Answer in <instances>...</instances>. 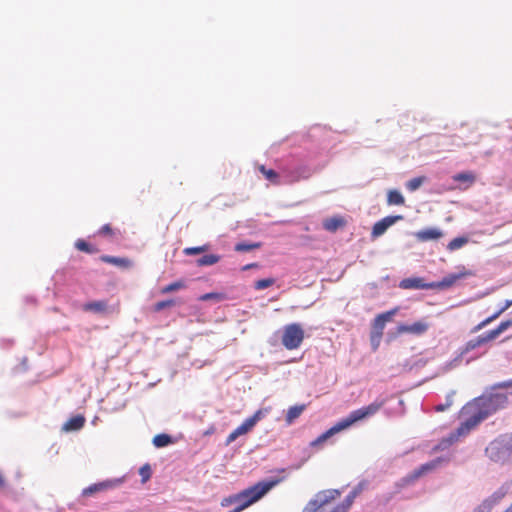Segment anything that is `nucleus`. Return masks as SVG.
Returning a JSON list of instances; mask_svg holds the SVG:
<instances>
[{
    "instance_id": "f257e3e1",
    "label": "nucleus",
    "mask_w": 512,
    "mask_h": 512,
    "mask_svg": "<svg viewBox=\"0 0 512 512\" xmlns=\"http://www.w3.org/2000/svg\"><path fill=\"white\" fill-rule=\"evenodd\" d=\"M507 404V395L500 392L490 393L474 398L461 408L459 417L462 421L460 425L447 438L442 439L441 445L445 447L452 445L461 437L467 436L482 421L497 412L499 409L505 407Z\"/></svg>"
},
{
    "instance_id": "f03ea898",
    "label": "nucleus",
    "mask_w": 512,
    "mask_h": 512,
    "mask_svg": "<svg viewBox=\"0 0 512 512\" xmlns=\"http://www.w3.org/2000/svg\"><path fill=\"white\" fill-rule=\"evenodd\" d=\"M285 476L278 478H271L269 480L260 481L253 486L228 497H225L221 501L222 507L234 506V509L230 512H241L253 503L260 500L266 493L272 488L277 486L279 483L284 481Z\"/></svg>"
},
{
    "instance_id": "7ed1b4c3",
    "label": "nucleus",
    "mask_w": 512,
    "mask_h": 512,
    "mask_svg": "<svg viewBox=\"0 0 512 512\" xmlns=\"http://www.w3.org/2000/svg\"><path fill=\"white\" fill-rule=\"evenodd\" d=\"M382 403H371L368 406L356 409L352 411L347 417L338 421L334 426L328 429L326 432L318 436L314 441L311 442L312 447H316L324 443L328 438L339 433L357 422L365 420L375 415L381 408Z\"/></svg>"
},
{
    "instance_id": "20e7f679",
    "label": "nucleus",
    "mask_w": 512,
    "mask_h": 512,
    "mask_svg": "<svg viewBox=\"0 0 512 512\" xmlns=\"http://www.w3.org/2000/svg\"><path fill=\"white\" fill-rule=\"evenodd\" d=\"M305 333L299 323H291L283 328L282 344L287 350L299 348L304 340Z\"/></svg>"
},
{
    "instance_id": "39448f33",
    "label": "nucleus",
    "mask_w": 512,
    "mask_h": 512,
    "mask_svg": "<svg viewBox=\"0 0 512 512\" xmlns=\"http://www.w3.org/2000/svg\"><path fill=\"white\" fill-rule=\"evenodd\" d=\"M399 308H393L389 311L377 315L371 324L370 340L374 347L377 349L380 340L383 336V331L387 322L392 321V318L398 312Z\"/></svg>"
},
{
    "instance_id": "423d86ee",
    "label": "nucleus",
    "mask_w": 512,
    "mask_h": 512,
    "mask_svg": "<svg viewBox=\"0 0 512 512\" xmlns=\"http://www.w3.org/2000/svg\"><path fill=\"white\" fill-rule=\"evenodd\" d=\"M487 456L494 462H505L511 453L509 440L500 437L493 440L486 448Z\"/></svg>"
},
{
    "instance_id": "0eeeda50",
    "label": "nucleus",
    "mask_w": 512,
    "mask_h": 512,
    "mask_svg": "<svg viewBox=\"0 0 512 512\" xmlns=\"http://www.w3.org/2000/svg\"><path fill=\"white\" fill-rule=\"evenodd\" d=\"M341 493L337 489H328L316 494L315 499H311L304 507L302 512H318L322 507L340 497Z\"/></svg>"
},
{
    "instance_id": "6e6552de",
    "label": "nucleus",
    "mask_w": 512,
    "mask_h": 512,
    "mask_svg": "<svg viewBox=\"0 0 512 512\" xmlns=\"http://www.w3.org/2000/svg\"><path fill=\"white\" fill-rule=\"evenodd\" d=\"M510 324L511 322L509 320L504 321L500 323V325L497 328L485 332L474 339H471L470 341L467 342L465 351L463 353H467L470 350H474L482 346L483 344L496 339L502 332L509 328Z\"/></svg>"
},
{
    "instance_id": "1a4fd4ad",
    "label": "nucleus",
    "mask_w": 512,
    "mask_h": 512,
    "mask_svg": "<svg viewBox=\"0 0 512 512\" xmlns=\"http://www.w3.org/2000/svg\"><path fill=\"white\" fill-rule=\"evenodd\" d=\"M443 462L442 458L434 459L430 462L422 464L420 467L415 469L411 474L403 478L405 484H410L416 481L421 476L435 470Z\"/></svg>"
},
{
    "instance_id": "9d476101",
    "label": "nucleus",
    "mask_w": 512,
    "mask_h": 512,
    "mask_svg": "<svg viewBox=\"0 0 512 512\" xmlns=\"http://www.w3.org/2000/svg\"><path fill=\"white\" fill-rule=\"evenodd\" d=\"M121 482L122 481L120 479H111V480H106L103 482L95 483V484H92L89 487L83 489L82 495L87 497V496H91L98 492L113 489V488L119 486L121 484Z\"/></svg>"
},
{
    "instance_id": "9b49d317",
    "label": "nucleus",
    "mask_w": 512,
    "mask_h": 512,
    "mask_svg": "<svg viewBox=\"0 0 512 512\" xmlns=\"http://www.w3.org/2000/svg\"><path fill=\"white\" fill-rule=\"evenodd\" d=\"M401 219H402L401 215H396V216H387V217L379 220L378 222H376L373 225L372 232H371L372 238H377V237L383 235L390 226H392L393 224H395L397 221H399Z\"/></svg>"
},
{
    "instance_id": "f8f14e48",
    "label": "nucleus",
    "mask_w": 512,
    "mask_h": 512,
    "mask_svg": "<svg viewBox=\"0 0 512 512\" xmlns=\"http://www.w3.org/2000/svg\"><path fill=\"white\" fill-rule=\"evenodd\" d=\"M470 275H472V273L466 270L459 273L449 274L439 282H432L433 289H446L452 287L457 281Z\"/></svg>"
},
{
    "instance_id": "ddd939ff",
    "label": "nucleus",
    "mask_w": 512,
    "mask_h": 512,
    "mask_svg": "<svg viewBox=\"0 0 512 512\" xmlns=\"http://www.w3.org/2000/svg\"><path fill=\"white\" fill-rule=\"evenodd\" d=\"M443 231L439 228L430 227L417 231L414 236L419 242L436 241L442 238Z\"/></svg>"
},
{
    "instance_id": "4468645a",
    "label": "nucleus",
    "mask_w": 512,
    "mask_h": 512,
    "mask_svg": "<svg viewBox=\"0 0 512 512\" xmlns=\"http://www.w3.org/2000/svg\"><path fill=\"white\" fill-rule=\"evenodd\" d=\"M429 325L424 321H418L411 325L400 324L397 326L398 334L422 335L428 330Z\"/></svg>"
},
{
    "instance_id": "2eb2a0df",
    "label": "nucleus",
    "mask_w": 512,
    "mask_h": 512,
    "mask_svg": "<svg viewBox=\"0 0 512 512\" xmlns=\"http://www.w3.org/2000/svg\"><path fill=\"white\" fill-rule=\"evenodd\" d=\"M399 287L402 289H433L432 283H425L420 277L405 278L400 281Z\"/></svg>"
},
{
    "instance_id": "dca6fc26",
    "label": "nucleus",
    "mask_w": 512,
    "mask_h": 512,
    "mask_svg": "<svg viewBox=\"0 0 512 512\" xmlns=\"http://www.w3.org/2000/svg\"><path fill=\"white\" fill-rule=\"evenodd\" d=\"M359 489L355 488L354 490H352L346 497L345 499L340 503L338 504L337 506H335L330 512H348L349 509L351 508V506L353 505L354 503V500L355 498L357 497V495L359 494Z\"/></svg>"
},
{
    "instance_id": "f3484780",
    "label": "nucleus",
    "mask_w": 512,
    "mask_h": 512,
    "mask_svg": "<svg viewBox=\"0 0 512 512\" xmlns=\"http://www.w3.org/2000/svg\"><path fill=\"white\" fill-rule=\"evenodd\" d=\"M253 429L252 425L247 421V419L244 420V422L238 426L235 430H233L226 439V445L231 444L234 442L239 436L245 435L248 432H250Z\"/></svg>"
},
{
    "instance_id": "a211bd4d",
    "label": "nucleus",
    "mask_w": 512,
    "mask_h": 512,
    "mask_svg": "<svg viewBox=\"0 0 512 512\" xmlns=\"http://www.w3.org/2000/svg\"><path fill=\"white\" fill-rule=\"evenodd\" d=\"M346 221L341 216H334L327 218L323 221V228L329 232H336L338 229L343 228Z\"/></svg>"
},
{
    "instance_id": "6ab92c4d",
    "label": "nucleus",
    "mask_w": 512,
    "mask_h": 512,
    "mask_svg": "<svg viewBox=\"0 0 512 512\" xmlns=\"http://www.w3.org/2000/svg\"><path fill=\"white\" fill-rule=\"evenodd\" d=\"M85 421V417L82 415L73 416L64 423L63 430L66 432L78 431L84 427Z\"/></svg>"
},
{
    "instance_id": "aec40b11",
    "label": "nucleus",
    "mask_w": 512,
    "mask_h": 512,
    "mask_svg": "<svg viewBox=\"0 0 512 512\" xmlns=\"http://www.w3.org/2000/svg\"><path fill=\"white\" fill-rule=\"evenodd\" d=\"M306 409L305 404L291 406L286 413L285 421L288 425L292 424Z\"/></svg>"
},
{
    "instance_id": "412c9836",
    "label": "nucleus",
    "mask_w": 512,
    "mask_h": 512,
    "mask_svg": "<svg viewBox=\"0 0 512 512\" xmlns=\"http://www.w3.org/2000/svg\"><path fill=\"white\" fill-rule=\"evenodd\" d=\"M100 259L105 263H109L121 268H129L131 266V261L128 258L103 255L100 257Z\"/></svg>"
},
{
    "instance_id": "4be33fe9",
    "label": "nucleus",
    "mask_w": 512,
    "mask_h": 512,
    "mask_svg": "<svg viewBox=\"0 0 512 512\" xmlns=\"http://www.w3.org/2000/svg\"><path fill=\"white\" fill-rule=\"evenodd\" d=\"M258 170L272 184H274V185H279L280 184V176L273 169H267L264 165H259L258 166Z\"/></svg>"
},
{
    "instance_id": "5701e85b",
    "label": "nucleus",
    "mask_w": 512,
    "mask_h": 512,
    "mask_svg": "<svg viewBox=\"0 0 512 512\" xmlns=\"http://www.w3.org/2000/svg\"><path fill=\"white\" fill-rule=\"evenodd\" d=\"M83 310L104 313L107 310V303L105 301L88 302L84 304Z\"/></svg>"
},
{
    "instance_id": "b1692460",
    "label": "nucleus",
    "mask_w": 512,
    "mask_h": 512,
    "mask_svg": "<svg viewBox=\"0 0 512 512\" xmlns=\"http://www.w3.org/2000/svg\"><path fill=\"white\" fill-rule=\"evenodd\" d=\"M505 493H495L491 499L485 500L474 512H490L492 504L501 499Z\"/></svg>"
},
{
    "instance_id": "393cba45",
    "label": "nucleus",
    "mask_w": 512,
    "mask_h": 512,
    "mask_svg": "<svg viewBox=\"0 0 512 512\" xmlns=\"http://www.w3.org/2000/svg\"><path fill=\"white\" fill-rule=\"evenodd\" d=\"M387 203L389 205H404L405 198L398 190H389L387 193Z\"/></svg>"
},
{
    "instance_id": "a878e982",
    "label": "nucleus",
    "mask_w": 512,
    "mask_h": 512,
    "mask_svg": "<svg viewBox=\"0 0 512 512\" xmlns=\"http://www.w3.org/2000/svg\"><path fill=\"white\" fill-rule=\"evenodd\" d=\"M455 182H466L469 185L473 184L476 180V176L473 172H461L453 176Z\"/></svg>"
},
{
    "instance_id": "bb28decb",
    "label": "nucleus",
    "mask_w": 512,
    "mask_h": 512,
    "mask_svg": "<svg viewBox=\"0 0 512 512\" xmlns=\"http://www.w3.org/2000/svg\"><path fill=\"white\" fill-rule=\"evenodd\" d=\"M220 256L215 254H207L197 260L198 266H211L218 263Z\"/></svg>"
},
{
    "instance_id": "cd10ccee",
    "label": "nucleus",
    "mask_w": 512,
    "mask_h": 512,
    "mask_svg": "<svg viewBox=\"0 0 512 512\" xmlns=\"http://www.w3.org/2000/svg\"><path fill=\"white\" fill-rule=\"evenodd\" d=\"M172 443V438L168 434H158L153 438V444L158 447H165Z\"/></svg>"
},
{
    "instance_id": "c85d7f7f",
    "label": "nucleus",
    "mask_w": 512,
    "mask_h": 512,
    "mask_svg": "<svg viewBox=\"0 0 512 512\" xmlns=\"http://www.w3.org/2000/svg\"><path fill=\"white\" fill-rule=\"evenodd\" d=\"M425 181H426L425 176H419V177L412 178L411 180L406 182V188L411 192L416 191L417 189H419L421 187V185Z\"/></svg>"
},
{
    "instance_id": "c756f323",
    "label": "nucleus",
    "mask_w": 512,
    "mask_h": 512,
    "mask_svg": "<svg viewBox=\"0 0 512 512\" xmlns=\"http://www.w3.org/2000/svg\"><path fill=\"white\" fill-rule=\"evenodd\" d=\"M75 247L79 250V251H82V252H86V253H89V254H93V253H96L98 250L97 248L91 246L89 243H87L85 240L83 239H78L76 242H75Z\"/></svg>"
},
{
    "instance_id": "7c9ffc66",
    "label": "nucleus",
    "mask_w": 512,
    "mask_h": 512,
    "mask_svg": "<svg viewBox=\"0 0 512 512\" xmlns=\"http://www.w3.org/2000/svg\"><path fill=\"white\" fill-rule=\"evenodd\" d=\"M467 243H468V238L467 237H457V238H454L453 240H451L448 243L447 248L450 251H454V250L460 249L461 247H463Z\"/></svg>"
},
{
    "instance_id": "2f4dec72",
    "label": "nucleus",
    "mask_w": 512,
    "mask_h": 512,
    "mask_svg": "<svg viewBox=\"0 0 512 512\" xmlns=\"http://www.w3.org/2000/svg\"><path fill=\"white\" fill-rule=\"evenodd\" d=\"M185 286L186 285L183 281H181V280L175 281V282L170 283L169 285H166L165 287H163L161 289V293L162 294L171 293V292L183 289V288H185Z\"/></svg>"
},
{
    "instance_id": "473e14b6",
    "label": "nucleus",
    "mask_w": 512,
    "mask_h": 512,
    "mask_svg": "<svg viewBox=\"0 0 512 512\" xmlns=\"http://www.w3.org/2000/svg\"><path fill=\"white\" fill-rule=\"evenodd\" d=\"M261 247V243H237L235 245V251L237 252H248Z\"/></svg>"
},
{
    "instance_id": "72a5a7b5",
    "label": "nucleus",
    "mask_w": 512,
    "mask_h": 512,
    "mask_svg": "<svg viewBox=\"0 0 512 512\" xmlns=\"http://www.w3.org/2000/svg\"><path fill=\"white\" fill-rule=\"evenodd\" d=\"M268 413V409H260L257 410L251 417L247 418V421L254 426L260 421L266 414Z\"/></svg>"
},
{
    "instance_id": "f704fd0d",
    "label": "nucleus",
    "mask_w": 512,
    "mask_h": 512,
    "mask_svg": "<svg viewBox=\"0 0 512 512\" xmlns=\"http://www.w3.org/2000/svg\"><path fill=\"white\" fill-rule=\"evenodd\" d=\"M175 304H176L175 301L172 300V299L159 301V302L154 304L153 311L154 312H160L163 309L175 306Z\"/></svg>"
},
{
    "instance_id": "c9c22d12",
    "label": "nucleus",
    "mask_w": 512,
    "mask_h": 512,
    "mask_svg": "<svg viewBox=\"0 0 512 512\" xmlns=\"http://www.w3.org/2000/svg\"><path fill=\"white\" fill-rule=\"evenodd\" d=\"M274 283H275L274 278L260 279L254 283V288L256 290H263V289H266V288L272 286Z\"/></svg>"
},
{
    "instance_id": "e433bc0d",
    "label": "nucleus",
    "mask_w": 512,
    "mask_h": 512,
    "mask_svg": "<svg viewBox=\"0 0 512 512\" xmlns=\"http://www.w3.org/2000/svg\"><path fill=\"white\" fill-rule=\"evenodd\" d=\"M207 250H208V245H203V246H197V247H187L183 250V253L187 256H191V255L201 254Z\"/></svg>"
},
{
    "instance_id": "4c0bfd02",
    "label": "nucleus",
    "mask_w": 512,
    "mask_h": 512,
    "mask_svg": "<svg viewBox=\"0 0 512 512\" xmlns=\"http://www.w3.org/2000/svg\"><path fill=\"white\" fill-rule=\"evenodd\" d=\"M98 234L112 238L115 235V231L110 224H105L98 230Z\"/></svg>"
},
{
    "instance_id": "58836bf2",
    "label": "nucleus",
    "mask_w": 512,
    "mask_h": 512,
    "mask_svg": "<svg viewBox=\"0 0 512 512\" xmlns=\"http://www.w3.org/2000/svg\"><path fill=\"white\" fill-rule=\"evenodd\" d=\"M223 295L220 294V293H215V292H211V293H206V294H203L199 297V300L200 301H208V300H216V301H221L223 299Z\"/></svg>"
},
{
    "instance_id": "ea45409f",
    "label": "nucleus",
    "mask_w": 512,
    "mask_h": 512,
    "mask_svg": "<svg viewBox=\"0 0 512 512\" xmlns=\"http://www.w3.org/2000/svg\"><path fill=\"white\" fill-rule=\"evenodd\" d=\"M453 404V400H452V397L451 396H448L446 398V402L444 404H438L435 406V411L436 412H443L445 410H447L448 408H450Z\"/></svg>"
},
{
    "instance_id": "a19ab883",
    "label": "nucleus",
    "mask_w": 512,
    "mask_h": 512,
    "mask_svg": "<svg viewBox=\"0 0 512 512\" xmlns=\"http://www.w3.org/2000/svg\"><path fill=\"white\" fill-rule=\"evenodd\" d=\"M140 475L142 476V481L146 482L151 476L150 467L148 465L141 467Z\"/></svg>"
},
{
    "instance_id": "79ce46f5",
    "label": "nucleus",
    "mask_w": 512,
    "mask_h": 512,
    "mask_svg": "<svg viewBox=\"0 0 512 512\" xmlns=\"http://www.w3.org/2000/svg\"><path fill=\"white\" fill-rule=\"evenodd\" d=\"M258 267V264L257 263H251V264H247L245 265L242 270L243 271H246V270H249V269H252V268H256Z\"/></svg>"
},
{
    "instance_id": "37998d69",
    "label": "nucleus",
    "mask_w": 512,
    "mask_h": 512,
    "mask_svg": "<svg viewBox=\"0 0 512 512\" xmlns=\"http://www.w3.org/2000/svg\"><path fill=\"white\" fill-rule=\"evenodd\" d=\"M491 319H492V318H488V319H486L485 321L481 322V323L478 325V327H477V328H479V329H480V328L484 327L488 322H490V320H491Z\"/></svg>"
},
{
    "instance_id": "c03bdc74",
    "label": "nucleus",
    "mask_w": 512,
    "mask_h": 512,
    "mask_svg": "<svg viewBox=\"0 0 512 512\" xmlns=\"http://www.w3.org/2000/svg\"><path fill=\"white\" fill-rule=\"evenodd\" d=\"M4 485H5L4 479H3L2 475L0 474V488H3Z\"/></svg>"
}]
</instances>
